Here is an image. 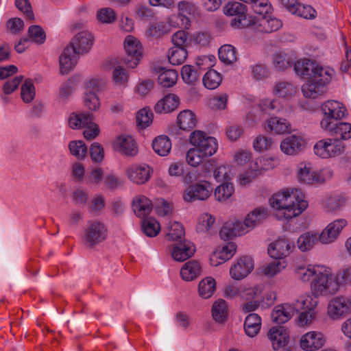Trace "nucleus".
<instances>
[{
    "label": "nucleus",
    "instance_id": "nucleus-32",
    "mask_svg": "<svg viewBox=\"0 0 351 351\" xmlns=\"http://www.w3.org/2000/svg\"><path fill=\"white\" fill-rule=\"evenodd\" d=\"M297 91V87L287 81L276 82L272 88V93L276 97L285 100L291 99L296 95Z\"/></svg>",
    "mask_w": 351,
    "mask_h": 351
},
{
    "label": "nucleus",
    "instance_id": "nucleus-43",
    "mask_svg": "<svg viewBox=\"0 0 351 351\" xmlns=\"http://www.w3.org/2000/svg\"><path fill=\"white\" fill-rule=\"evenodd\" d=\"M171 141L166 135L158 136L152 141L154 151L160 156H167L171 152Z\"/></svg>",
    "mask_w": 351,
    "mask_h": 351
},
{
    "label": "nucleus",
    "instance_id": "nucleus-30",
    "mask_svg": "<svg viewBox=\"0 0 351 351\" xmlns=\"http://www.w3.org/2000/svg\"><path fill=\"white\" fill-rule=\"evenodd\" d=\"M114 147L121 153L130 156H136L138 147L134 138L128 135H121L114 142Z\"/></svg>",
    "mask_w": 351,
    "mask_h": 351
},
{
    "label": "nucleus",
    "instance_id": "nucleus-6",
    "mask_svg": "<svg viewBox=\"0 0 351 351\" xmlns=\"http://www.w3.org/2000/svg\"><path fill=\"white\" fill-rule=\"evenodd\" d=\"M297 188H284L274 193L269 199V203L272 209L276 210V217L279 220H284L282 215L287 212L291 199H293Z\"/></svg>",
    "mask_w": 351,
    "mask_h": 351
},
{
    "label": "nucleus",
    "instance_id": "nucleus-8",
    "mask_svg": "<svg viewBox=\"0 0 351 351\" xmlns=\"http://www.w3.org/2000/svg\"><path fill=\"white\" fill-rule=\"evenodd\" d=\"M322 110L324 117L320 122L322 129H328L330 125H333V123L340 120L346 115V109L343 104L330 100L325 102L322 106Z\"/></svg>",
    "mask_w": 351,
    "mask_h": 351
},
{
    "label": "nucleus",
    "instance_id": "nucleus-53",
    "mask_svg": "<svg viewBox=\"0 0 351 351\" xmlns=\"http://www.w3.org/2000/svg\"><path fill=\"white\" fill-rule=\"evenodd\" d=\"M234 192L233 184L230 182H224L215 189L214 195L217 201L223 202L230 199Z\"/></svg>",
    "mask_w": 351,
    "mask_h": 351
},
{
    "label": "nucleus",
    "instance_id": "nucleus-19",
    "mask_svg": "<svg viewBox=\"0 0 351 351\" xmlns=\"http://www.w3.org/2000/svg\"><path fill=\"white\" fill-rule=\"evenodd\" d=\"M250 230L245 219L234 220L224 225L220 230L219 235L222 239L228 240L234 237L244 235Z\"/></svg>",
    "mask_w": 351,
    "mask_h": 351
},
{
    "label": "nucleus",
    "instance_id": "nucleus-16",
    "mask_svg": "<svg viewBox=\"0 0 351 351\" xmlns=\"http://www.w3.org/2000/svg\"><path fill=\"white\" fill-rule=\"evenodd\" d=\"M347 225L348 222L345 219H337L329 223L319 234V241L324 245L335 242Z\"/></svg>",
    "mask_w": 351,
    "mask_h": 351
},
{
    "label": "nucleus",
    "instance_id": "nucleus-59",
    "mask_svg": "<svg viewBox=\"0 0 351 351\" xmlns=\"http://www.w3.org/2000/svg\"><path fill=\"white\" fill-rule=\"evenodd\" d=\"M188 52L185 47H172L168 53V59L173 65H180L186 59Z\"/></svg>",
    "mask_w": 351,
    "mask_h": 351
},
{
    "label": "nucleus",
    "instance_id": "nucleus-4",
    "mask_svg": "<svg viewBox=\"0 0 351 351\" xmlns=\"http://www.w3.org/2000/svg\"><path fill=\"white\" fill-rule=\"evenodd\" d=\"M108 236L106 224L97 219L87 221L84 230V242L85 246L93 247L106 240Z\"/></svg>",
    "mask_w": 351,
    "mask_h": 351
},
{
    "label": "nucleus",
    "instance_id": "nucleus-39",
    "mask_svg": "<svg viewBox=\"0 0 351 351\" xmlns=\"http://www.w3.org/2000/svg\"><path fill=\"white\" fill-rule=\"evenodd\" d=\"M317 234L314 232H306L301 234L297 239L296 244L302 252L310 251L313 248L318 240Z\"/></svg>",
    "mask_w": 351,
    "mask_h": 351
},
{
    "label": "nucleus",
    "instance_id": "nucleus-44",
    "mask_svg": "<svg viewBox=\"0 0 351 351\" xmlns=\"http://www.w3.org/2000/svg\"><path fill=\"white\" fill-rule=\"evenodd\" d=\"M212 316L217 323L224 322L228 316V307L226 302L223 299L216 300L212 306Z\"/></svg>",
    "mask_w": 351,
    "mask_h": 351
},
{
    "label": "nucleus",
    "instance_id": "nucleus-27",
    "mask_svg": "<svg viewBox=\"0 0 351 351\" xmlns=\"http://www.w3.org/2000/svg\"><path fill=\"white\" fill-rule=\"evenodd\" d=\"M267 337L276 350L285 347L289 342V334L282 326L271 328L267 332Z\"/></svg>",
    "mask_w": 351,
    "mask_h": 351
},
{
    "label": "nucleus",
    "instance_id": "nucleus-41",
    "mask_svg": "<svg viewBox=\"0 0 351 351\" xmlns=\"http://www.w3.org/2000/svg\"><path fill=\"white\" fill-rule=\"evenodd\" d=\"M333 75L334 70L332 69L324 67L317 64L311 79L326 87V84L331 81Z\"/></svg>",
    "mask_w": 351,
    "mask_h": 351
},
{
    "label": "nucleus",
    "instance_id": "nucleus-5",
    "mask_svg": "<svg viewBox=\"0 0 351 351\" xmlns=\"http://www.w3.org/2000/svg\"><path fill=\"white\" fill-rule=\"evenodd\" d=\"M246 12V6L238 1L229 2L223 8L226 15L234 16L231 21V26L238 29L249 27L250 21H253V16L247 15Z\"/></svg>",
    "mask_w": 351,
    "mask_h": 351
},
{
    "label": "nucleus",
    "instance_id": "nucleus-55",
    "mask_svg": "<svg viewBox=\"0 0 351 351\" xmlns=\"http://www.w3.org/2000/svg\"><path fill=\"white\" fill-rule=\"evenodd\" d=\"M216 282L212 277H207L199 283L198 291L199 295L204 299L210 298L215 292Z\"/></svg>",
    "mask_w": 351,
    "mask_h": 351
},
{
    "label": "nucleus",
    "instance_id": "nucleus-37",
    "mask_svg": "<svg viewBox=\"0 0 351 351\" xmlns=\"http://www.w3.org/2000/svg\"><path fill=\"white\" fill-rule=\"evenodd\" d=\"M326 88L322 84L311 78L302 86L303 95L306 98L315 99L324 95Z\"/></svg>",
    "mask_w": 351,
    "mask_h": 351
},
{
    "label": "nucleus",
    "instance_id": "nucleus-57",
    "mask_svg": "<svg viewBox=\"0 0 351 351\" xmlns=\"http://www.w3.org/2000/svg\"><path fill=\"white\" fill-rule=\"evenodd\" d=\"M166 237L170 241H178L184 236L183 226L178 221H169L166 230Z\"/></svg>",
    "mask_w": 351,
    "mask_h": 351
},
{
    "label": "nucleus",
    "instance_id": "nucleus-25",
    "mask_svg": "<svg viewBox=\"0 0 351 351\" xmlns=\"http://www.w3.org/2000/svg\"><path fill=\"white\" fill-rule=\"evenodd\" d=\"M78 54L71 45L66 46L59 58L60 71L62 74H67L76 64Z\"/></svg>",
    "mask_w": 351,
    "mask_h": 351
},
{
    "label": "nucleus",
    "instance_id": "nucleus-3",
    "mask_svg": "<svg viewBox=\"0 0 351 351\" xmlns=\"http://www.w3.org/2000/svg\"><path fill=\"white\" fill-rule=\"evenodd\" d=\"M351 315V297L334 295L326 305V315L330 320L337 322Z\"/></svg>",
    "mask_w": 351,
    "mask_h": 351
},
{
    "label": "nucleus",
    "instance_id": "nucleus-35",
    "mask_svg": "<svg viewBox=\"0 0 351 351\" xmlns=\"http://www.w3.org/2000/svg\"><path fill=\"white\" fill-rule=\"evenodd\" d=\"M319 295L314 294L313 291L307 292L301 295L293 304L295 311H298L300 310H316L319 302Z\"/></svg>",
    "mask_w": 351,
    "mask_h": 351
},
{
    "label": "nucleus",
    "instance_id": "nucleus-29",
    "mask_svg": "<svg viewBox=\"0 0 351 351\" xmlns=\"http://www.w3.org/2000/svg\"><path fill=\"white\" fill-rule=\"evenodd\" d=\"M93 36L86 32H81L73 39L71 45L78 55L89 51L93 45Z\"/></svg>",
    "mask_w": 351,
    "mask_h": 351
},
{
    "label": "nucleus",
    "instance_id": "nucleus-63",
    "mask_svg": "<svg viewBox=\"0 0 351 351\" xmlns=\"http://www.w3.org/2000/svg\"><path fill=\"white\" fill-rule=\"evenodd\" d=\"M168 32V27L165 22H155L149 23L145 35L151 38H159Z\"/></svg>",
    "mask_w": 351,
    "mask_h": 351
},
{
    "label": "nucleus",
    "instance_id": "nucleus-52",
    "mask_svg": "<svg viewBox=\"0 0 351 351\" xmlns=\"http://www.w3.org/2000/svg\"><path fill=\"white\" fill-rule=\"evenodd\" d=\"M346 204V199L341 195H332L326 197L323 202L326 212H334L341 209Z\"/></svg>",
    "mask_w": 351,
    "mask_h": 351
},
{
    "label": "nucleus",
    "instance_id": "nucleus-10",
    "mask_svg": "<svg viewBox=\"0 0 351 351\" xmlns=\"http://www.w3.org/2000/svg\"><path fill=\"white\" fill-rule=\"evenodd\" d=\"M307 141L304 134L296 133L285 137L280 143V149L285 155L295 156L306 148Z\"/></svg>",
    "mask_w": 351,
    "mask_h": 351
},
{
    "label": "nucleus",
    "instance_id": "nucleus-22",
    "mask_svg": "<svg viewBox=\"0 0 351 351\" xmlns=\"http://www.w3.org/2000/svg\"><path fill=\"white\" fill-rule=\"evenodd\" d=\"M315 169L309 161H302L297 165L295 175L297 180L302 184L314 185Z\"/></svg>",
    "mask_w": 351,
    "mask_h": 351
},
{
    "label": "nucleus",
    "instance_id": "nucleus-1",
    "mask_svg": "<svg viewBox=\"0 0 351 351\" xmlns=\"http://www.w3.org/2000/svg\"><path fill=\"white\" fill-rule=\"evenodd\" d=\"M189 143L193 147L187 151L186 160L188 165L193 167H199L218 149L217 139L198 130L191 133Z\"/></svg>",
    "mask_w": 351,
    "mask_h": 351
},
{
    "label": "nucleus",
    "instance_id": "nucleus-14",
    "mask_svg": "<svg viewBox=\"0 0 351 351\" xmlns=\"http://www.w3.org/2000/svg\"><path fill=\"white\" fill-rule=\"evenodd\" d=\"M326 335L319 330H310L303 334L299 341L300 348L304 351H317L326 343Z\"/></svg>",
    "mask_w": 351,
    "mask_h": 351
},
{
    "label": "nucleus",
    "instance_id": "nucleus-2",
    "mask_svg": "<svg viewBox=\"0 0 351 351\" xmlns=\"http://www.w3.org/2000/svg\"><path fill=\"white\" fill-rule=\"evenodd\" d=\"M311 291L319 297H331L341 290V282L332 269L322 265L317 276L310 283Z\"/></svg>",
    "mask_w": 351,
    "mask_h": 351
},
{
    "label": "nucleus",
    "instance_id": "nucleus-56",
    "mask_svg": "<svg viewBox=\"0 0 351 351\" xmlns=\"http://www.w3.org/2000/svg\"><path fill=\"white\" fill-rule=\"evenodd\" d=\"M219 60L226 64H232L237 60L236 49L231 45H224L219 49Z\"/></svg>",
    "mask_w": 351,
    "mask_h": 351
},
{
    "label": "nucleus",
    "instance_id": "nucleus-64",
    "mask_svg": "<svg viewBox=\"0 0 351 351\" xmlns=\"http://www.w3.org/2000/svg\"><path fill=\"white\" fill-rule=\"evenodd\" d=\"M153 119V112L149 108H143L139 110L136 117V123L141 128L149 127L152 123Z\"/></svg>",
    "mask_w": 351,
    "mask_h": 351
},
{
    "label": "nucleus",
    "instance_id": "nucleus-12",
    "mask_svg": "<svg viewBox=\"0 0 351 351\" xmlns=\"http://www.w3.org/2000/svg\"><path fill=\"white\" fill-rule=\"evenodd\" d=\"M124 173L130 182L142 185L149 181L153 169L145 163L132 164L125 169Z\"/></svg>",
    "mask_w": 351,
    "mask_h": 351
},
{
    "label": "nucleus",
    "instance_id": "nucleus-11",
    "mask_svg": "<svg viewBox=\"0 0 351 351\" xmlns=\"http://www.w3.org/2000/svg\"><path fill=\"white\" fill-rule=\"evenodd\" d=\"M212 189L209 182L202 180L190 184L182 193V198L186 202L206 200L211 195Z\"/></svg>",
    "mask_w": 351,
    "mask_h": 351
},
{
    "label": "nucleus",
    "instance_id": "nucleus-18",
    "mask_svg": "<svg viewBox=\"0 0 351 351\" xmlns=\"http://www.w3.org/2000/svg\"><path fill=\"white\" fill-rule=\"evenodd\" d=\"M254 263L250 256H242L238 258L230 268V276L235 280H241L246 278L254 269Z\"/></svg>",
    "mask_w": 351,
    "mask_h": 351
},
{
    "label": "nucleus",
    "instance_id": "nucleus-51",
    "mask_svg": "<svg viewBox=\"0 0 351 351\" xmlns=\"http://www.w3.org/2000/svg\"><path fill=\"white\" fill-rule=\"evenodd\" d=\"M106 86V80L99 75L91 76L84 83V91L95 92L96 93L103 91Z\"/></svg>",
    "mask_w": 351,
    "mask_h": 351
},
{
    "label": "nucleus",
    "instance_id": "nucleus-48",
    "mask_svg": "<svg viewBox=\"0 0 351 351\" xmlns=\"http://www.w3.org/2000/svg\"><path fill=\"white\" fill-rule=\"evenodd\" d=\"M267 217V209L264 207H258L246 215L245 220L252 230L260 224Z\"/></svg>",
    "mask_w": 351,
    "mask_h": 351
},
{
    "label": "nucleus",
    "instance_id": "nucleus-15",
    "mask_svg": "<svg viewBox=\"0 0 351 351\" xmlns=\"http://www.w3.org/2000/svg\"><path fill=\"white\" fill-rule=\"evenodd\" d=\"M295 249V243L288 238L279 237L270 243L267 247V254L274 260H281L289 256Z\"/></svg>",
    "mask_w": 351,
    "mask_h": 351
},
{
    "label": "nucleus",
    "instance_id": "nucleus-28",
    "mask_svg": "<svg viewBox=\"0 0 351 351\" xmlns=\"http://www.w3.org/2000/svg\"><path fill=\"white\" fill-rule=\"evenodd\" d=\"M179 103V97L175 94L169 93L156 104L154 110L158 114L170 113L178 108Z\"/></svg>",
    "mask_w": 351,
    "mask_h": 351
},
{
    "label": "nucleus",
    "instance_id": "nucleus-7",
    "mask_svg": "<svg viewBox=\"0 0 351 351\" xmlns=\"http://www.w3.org/2000/svg\"><path fill=\"white\" fill-rule=\"evenodd\" d=\"M123 49L126 54L124 62L130 69H134L143 58V45L133 35H128L123 40Z\"/></svg>",
    "mask_w": 351,
    "mask_h": 351
},
{
    "label": "nucleus",
    "instance_id": "nucleus-45",
    "mask_svg": "<svg viewBox=\"0 0 351 351\" xmlns=\"http://www.w3.org/2000/svg\"><path fill=\"white\" fill-rule=\"evenodd\" d=\"M265 290L263 284L254 285H241L240 299L241 300H254L260 296Z\"/></svg>",
    "mask_w": 351,
    "mask_h": 351
},
{
    "label": "nucleus",
    "instance_id": "nucleus-31",
    "mask_svg": "<svg viewBox=\"0 0 351 351\" xmlns=\"http://www.w3.org/2000/svg\"><path fill=\"white\" fill-rule=\"evenodd\" d=\"M286 267V265L280 260H274L263 264L257 269L261 276L271 279L280 274Z\"/></svg>",
    "mask_w": 351,
    "mask_h": 351
},
{
    "label": "nucleus",
    "instance_id": "nucleus-54",
    "mask_svg": "<svg viewBox=\"0 0 351 351\" xmlns=\"http://www.w3.org/2000/svg\"><path fill=\"white\" fill-rule=\"evenodd\" d=\"M143 233L149 237H156L161 230L160 223L154 218L144 219L141 223Z\"/></svg>",
    "mask_w": 351,
    "mask_h": 351
},
{
    "label": "nucleus",
    "instance_id": "nucleus-21",
    "mask_svg": "<svg viewBox=\"0 0 351 351\" xmlns=\"http://www.w3.org/2000/svg\"><path fill=\"white\" fill-rule=\"evenodd\" d=\"M265 131L276 135L284 134L291 132V124L286 119L271 117L264 124Z\"/></svg>",
    "mask_w": 351,
    "mask_h": 351
},
{
    "label": "nucleus",
    "instance_id": "nucleus-9",
    "mask_svg": "<svg viewBox=\"0 0 351 351\" xmlns=\"http://www.w3.org/2000/svg\"><path fill=\"white\" fill-rule=\"evenodd\" d=\"M313 152L317 157L328 159L341 155L344 152V146L336 138H324L314 145Z\"/></svg>",
    "mask_w": 351,
    "mask_h": 351
},
{
    "label": "nucleus",
    "instance_id": "nucleus-33",
    "mask_svg": "<svg viewBox=\"0 0 351 351\" xmlns=\"http://www.w3.org/2000/svg\"><path fill=\"white\" fill-rule=\"evenodd\" d=\"M152 201L143 195H136L132 200V208L135 215L141 219L145 218L152 211Z\"/></svg>",
    "mask_w": 351,
    "mask_h": 351
},
{
    "label": "nucleus",
    "instance_id": "nucleus-47",
    "mask_svg": "<svg viewBox=\"0 0 351 351\" xmlns=\"http://www.w3.org/2000/svg\"><path fill=\"white\" fill-rule=\"evenodd\" d=\"M178 77V74L176 70L161 68L158 76V82L163 88H171L176 84Z\"/></svg>",
    "mask_w": 351,
    "mask_h": 351
},
{
    "label": "nucleus",
    "instance_id": "nucleus-46",
    "mask_svg": "<svg viewBox=\"0 0 351 351\" xmlns=\"http://www.w3.org/2000/svg\"><path fill=\"white\" fill-rule=\"evenodd\" d=\"M196 117L190 110L181 111L177 117V123L182 130H189L196 126Z\"/></svg>",
    "mask_w": 351,
    "mask_h": 351
},
{
    "label": "nucleus",
    "instance_id": "nucleus-60",
    "mask_svg": "<svg viewBox=\"0 0 351 351\" xmlns=\"http://www.w3.org/2000/svg\"><path fill=\"white\" fill-rule=\"evenodd\" d=\"M271 64L276 71H284L291 66V62L286 53L279 51L272 55Z\"/></svg>",
    "mask_w": 351,
    "mask_h": 351
},
{
    "label": "nucleus",
    "instance_id": "nucleus-40",
    "mask_svg": "<svg viewBox=\"0 0 351 351\" xmlns=\"http://www.w3.org/2000/svg\"><path fill=\"white\" fill-rule=\"evenodd\" d=\"M201 265L196 261H190L184 263L180 269V276L185 281L195 279L201 273Z\"/></svg>",
    "mask_w": 351,
    "mask_h": 351
},
{
    "label": "nucleus",
    "instance_id": "nucleus-23",
    "mask_svg": "<svg viewBox=\"0 0 351 351\" xmlns=\"http://www.w3.org/2000/svg\"><path fill=\"white\" fill-rule=\"evenodd\" d=\"M236 250L237 245L234 243L218 247L210 255V264L216 267L230 260L234 255Z\"/></svg>",
    "mask_w": 351,
    "mask_h": 351
},
{
    "label": "nucleus",
    "instance_id": "nucleus-58",
    "mask_svg": "<svg viewBox=\"0 0 351 351\" xmlns=\"http://www.w3.org/2000/svg\"><path fill=\"white\" fill-rule=\"evenodd\" d=\"M83 104L91 112H97L101 107V100L95 92L84 91L83 95Z\"/></svg>",
    "mask_w": 351,
    "mask_h": 351
},
{
    "label": "nucleus",
    "instance_id": "nucleus-50",
    "mask_svg": "<svg viewBox=\"0 0 351 351\" xmlns=\"http://www.w3.org/2000/svg\"><path fill=\"white\" fill-rule=\"evenodd\" d=\"M130 80L128 71L122 66H116L112 70V82L114 86L120 88L128 86Z\"/></svg>",
    "mask_w": 351,
    "mask_h": 351
},
{
    "label": "nucleus",
    "instance_id": "nucleus-49",
    "mask_svg": "<svg viewBox=\"0 0 351 351\" xmlns=\"http://www.w3.org/2000/svg\"><path fill=\"white\" fill-rule=\"evenodd\" d=\"M317 64L316 62L312 60L303 58L298 60L295 63L294 69L298 75L308 76L311 78Z\"/></svg>",
    "mask_w": 351,
    "mask_h": 351
},
{
    "label": "nucleus",
    "instance_id": "nucleus-62",
    "mask_svg": "<svg viewBox=\"0 0 351 351\" xmlns=\"http://www.w3.org/2000/svg\"><path fill=\"white\" fill-rule=\"evenodd\" d=\"M21 97L23 102L31 103L36 97V89L33 81L27 79L21 86Z\"/></svg>",
    "mask_w": 351,
    "mask_h": 351
},
{
    "label": "nucleus",
    "instance_id": "nucleus-34",
    "mask_svg": "<svg viewBox=\"0 0 351 351\" xmlns=\"http://www.w3.org/2000/svg\"><path fill=\"white\" fill-rule=\"evenodd\" d=\"M93 115L88 112L71 113L68 119L69 127L73 130L84 129L93 121Z\"/></svg>",
    "mask_w": 351,
    "mask_h": 351
},
{
    "label": "nucleus",
    "instance_id": "nucleus-20",
    "mask_svg": "<svg viewBox=\"0 0 351 351\" xmlns=\"http://www.w3.org/2000/svg\"><path fill=\"white\" fill-rule=\"evenodd\" d=\"M322 265L299 263L294 267V274L298 280L306 283L315 278Z\"/></svg>",
    "mask_w": 351,
    "mask_h": 351
},
{
    "label": "nucleus",
    "instance_id": "nucleus-24",
    "mask_svg": "<svg viewBox=\"0 0 351 351\" xmlns=\"http://www.w3.org/2000/svg\"><path fill=\"white\" fill-rule=\"evenodd\" d=\"M195 252L194 244L189 241L184 240L173 245L171 250V255L173 260L182 262L191 257Z\"/></svg>",
    "mask_w": 351,
    "mask_h": 351
},
{
    "label": "nucleus",
    "instance_id": "nucleus-42",
    "mask_svg": "<svg viewBox=\"0 0 351 351\" xmlns=\"http://www.w3.org/2000/svg\"><path fill=\"white\" fill-rule=\"evenodd\" d=\"M331 135H335L343 140L351 138V124L346 122H335L328 129H323Z\"/></svg>",
    "mask_w": 351,
    "mask_h": 351
},
{
    "label": "nucleus",
    "instance_id": "nucleus-13",
    "mask_svg": "<svg viewBox=\"0 0 351 351\" xmlns=\"http://www.w3.org/2000/svg\"><path fill=\"white\" fill-rule=\"evenodd\" d=\"M273 9L268 13L258 14V18L253 16V21H250V26L258 32L271 33L278 31L282 27V21L274 16Z\"/></svg>",
    "mask_w": 351,
    "mask_h": 351
},
{
    "label": "nucleus",
    "instance_id": "nucleus-61",
    "mask_svg": "<svg viewBox=\"0 0 351 351\" xmlns=\"http://www.w3.org/2000/svg\"><path fill=\"white\" fill-rule=\"evenodd\" d=\"M221 82V74L214 69L208 71L203 77L204 86L210 90L217 88L220 85Z\"/></svg>",
    "mask_w": 351,
    "mask_h": 351
},
{
    "label": "nucleus",
    "instance_id": "nucleus-26",
    "mask_svg": "<svg viewBox=\"0 0 351 351\" xmlns=\"http://www.w3.org/2000/svg\"><path fill=\"white\" fill-rule=\"evenodd\" d=\"M295 312V308L293 304L285 303L275 306L271 311V317L274 322L284 324L294 315Z\"/></svg>",
    "mask_w": 351,
    "mask_h": 351
},
{
    "label": "nucleus",
    "instance_id": "nucleus-17",
    "mask_svg": "<svg viewBox=\"0 0 351 351\" xmlns=\"http://www.w3.org/2000/svg\"><path fill=\"white\" fill-rule=\"evenodd\" d=\"M308 206V202L304 193L299 189L295 191L293 199H291L289 206L285 215H282L284 220H291L300 215Z\"/></svg>",
    "mask_w": 351,
    "mask_h": 351
},
{
    "label": "nucleus",
    "instance_id": "nucleus-36",
    "mask_svg": "<svg viewBox=\"0 0 351 351\" xmlns=\"http://www.w3.org/2000/svg\"><path fill=\"white\" fill-rule=\"evenodd\" d=\"M213 178L217 182H229L234 175L233 166L228 163H221L216 165L213 169Z\"/></svg>",
    "mask_w": 351,
    "mask_h": 351
},
{
    "label": "nucleus",
    "instance_id": "nucleus-38",
    "mask_svg": "<svg viewBox=\"0 0 351 351\" xmlns=\"http://www.w3.org/2000/svg\"><path fill=\"white\" fill-rule=\"evenodd\" d=\"M261 317L256 313H251L245 319L244 330L247 336L255 337L261 328Z\"/></svg>",
    "mask_w": 351,
    "mask_h": 351
}]
</instances>
